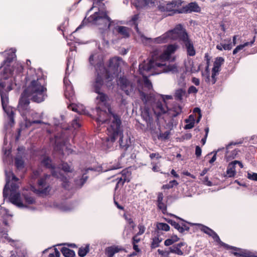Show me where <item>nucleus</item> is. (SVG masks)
Returning <instances> with one entry per match:
<instances>
[{"label": "nucleus", "mask_w": 257, "mask_h": 257, "mask_svg": "<svg viewBox=\"0 0 257 257\" xmlns=\"http://www.w3.org/2000/svg\"><path fill=\"white\" fill-rule=\"evenodd\" d=\"M107 131L106 141L107 142L113 143L116 140L119 139L120 147L123 149L124 151L127 150L130 146V142H128L127 140H126L125 142L123 141V128L120 115H113V119L111 120Z\"/></svg>", "instance_id": "f257e3e1"}, {"label": "nucleus", "mask_w": 257, "mask_h": 257, "mask_svg": "<svg viewBox=\"0 0 257 257\" xmlns=\"http://www.w3.org/2000/svg\"><path fill=\"white\" fill-rule=\"evenodd\" d=\"M2 54L5 57V59L2 63L1 67L5 65L7 67H4L3 73L0 74V90H5L8 92L12 89L13 85L11 77L12 71L9 66L13 61L15 54L12 51H5Z\"/></svg>", "instance_id": "f03ea898"}, {"label": "nucleus", "mask_w": 257, "mask_h": 257, "mask_svg": "<svg viewBox=\"0 0 257 257\" xmlns=\"http://www.w3.org/2000/svg\"><path fill=\"white\" fill-rule=\"evenodd\" d=\"M45 80L42 78H37L31 81L30 84L24 91L31 97V99L36 102H41L45 99L47 89L44 85Z\"/></svg>", "instance_id": "7ed1b4c3"}, {"label": "nucleus", "mask_w": 257, "mask_h": 257, "mask_svg": "<svg viewBox=\"0 0 257 257\" xmlns=\"http://www.w3.org/2000/svg\"><path fill=\"white\" fill-rule=\"evenodd\" d=\"M177 49V44L169 45L166 50L160 56L159 58L161 61V63L155 62L153 60H150L149 62L146 64L143 63L139 65V71L141 74H143L144 71L149 72L151 69L156 67H161L166 65L164 62L169 60L171 58V55L174 53Z\"/></svg>", "instance_id": "20e7f679"}, {"label": "nucleus", "mask_w": 257, "mask_h": 257, "mask_svg": "<svg viewBox=\"0 0 257 257\" xmlns=\"http://www.w3.org/2000/svg\"><path fill=\"white\" fill-rule=\"evenodd\" d=\"M112 76L109 71L103 65L100 64L96 69L95 76L91 82V88L95 93H99L105 83L112 80Z\"/></svg>", "instance_id": "39448f33"}, {"label": "nucleus", "mask_w": 257, "mask_h": 257, "mask_svg": "<svg viewBox=\"0 0 257 257\" xmlns=\"http://www.w3.org/2000/svg\"><path fill=\"white\" fill-rule=\"evenodd\" d=\"M178 42L185 49L188 55L194 56L196 51L193 43L185 27L182 24H178Z\"/></svg>", "instance_id": "423d86ee"}, {"label": "nucleus", "mask_w": 257, "mask_h": 257, "mask_svg": "<svg viewBox=\"0 0 257 257\" xmlns=\"http://www.w3.org/2000/svg\"><path fill=\"white\" fill-rule=\"evenodd\" d=\"M196 224L200 227V229L201 231H202L204 233L207 234L208 235L211 236L213 238L214 241L218 242V243L220 245L223 246L224 248H225L227 249H233L235 251L238 250L239 251L238 252L235 251V252H233V253L235 255H238V256H244V257H251V256H253L252 254V253L250 252L243 253L242 251H241L240 250V249L237 248L235 247L230 246V245H228L227 244L224 243L220 240L218 235L213 230H212L210 228H209L206 226H204L200 224Z\"/></svg>", "instance_id": "0eeeda50"}, {"label": "nucleus", "mask_w": 257, "mask_h": 257, "mask_svg": "<svg viewBox=\"0 0 257 257\" xmlns=\"http://www.w3.org/2000/svg\"><path fill=\"white\" fill-rule=\"evenodd\" d=\"M162 100H158L155 105L156 109L158 110L159 114L167 113V114L171 118L177 116V110L176 107L169 106L166 100L168 99H172V95H162Z\"/></svg>", "instance_id": "6e6552de"}, {"label": "nucleus", "mask_w": 257, "mask_h": 257, "mask_svg": "<svg viewBox=\"0 0 257 257\" xmlns=\"http://www.w3.org/2000/svg\"><path fill=\"white\" fill-rule=\"evenodd\" d=\"M50 177V175L45 174L39 178L37 182L38 188L34 189L33 192L39 195L45 196L48 195L52 189L51 185L48 182Z\"/></svg>", "instance_id": "1a4fd4ad"}, {"label": "nucleus", "mask_w": 257, "mask_h": 257, "mask_svg": "<svg viewBox=\"0 0 257 257\" xmlns=\"http://www.w3.org/2000/svg\"><path fill=\"white\" fill-rule=\"evenodd\" d=\"M30 97H31L30 95L23 91L19 101L17 109L21 115L24 117L27 116L30 112Z\"/></svg>", "instance_id": "9d476101"}, {"label": "nucleus", "mask_w": 257, "mask_h": 257, "mask_svg": "<svg viewBox=\"0 0 257 257\" xmlns=\"http://www.w3.org/2000/svg\"><path fill=\"white\" fill-rule=\"evenodd\" d=\"M177 39V27L168 31L162 36L155 39L154 42L157 44H162L170 42Z\"/></svg>", "instance_id": "9b49d317"}, {"label": "nucleus", "mask_w": 257, "mask_h": 257, "mask_svg": "<svg viewBox=\"0 0 257 257\" xmlns=\"http://www.w3.org/2000/svg\"><path fill=\"white\" fill-rule=\"evenodd\" d=\"M0 94L1 97L2 104L3 106V108L4 111L9 115V118L10 121L12 123L14 122V112L13 111H11L9 112V111L8 110V104L9 102V97L8 92L6 91L4 92L3 90H0Z\"/></svg>", "instance_id": "f8f14e48"}, {"label": "nucleus", "mask_w": 257, "mask_h": 257, "mask_svg": "<svg viewBox=\"0 0 257 257\" xmlns=\"http://www.w3.org/2000/svg\"><path fill=\"white\" fill-rule=\"evenodd\" d=\"M119 85L120 89L127 95H129L134 91V86L124 77H120L118 80Z\"/></svg>", "instance_id": "ddd939ff"}, {"label": "nucleus", "mask_w": 257, "mask_h": 257, "mask_svg": "<svg viewBox=\"0 0 257 257\" xmlns=\"http://www.w3.org/2000/svg\"><path fill=\"white\" fill-rule=\"evenodd\" d=\"M96 93L98 94V95L96 97V100H99V102L102 103L105 108L107 109L108 112L112 116L111 120L113 119V115H119L112 111L110 104L108 102L109 97L106 94L102 92L101 91H99V93Z\"/></svg>", "instance_id": "4468645a"}, {"label": "nucleus", "mask_w": 257, "mask_h": 257, "mask_svg": "<svg viewBox=\"0 0 257 257\" xmlns=\"http://www.w3.org/2000/svg\"><path fill=\"white\" fill-rule=\"evenodd\" d=\"M177 5V1H174L172 2L166 3H160L158 6L159 10L161 12H166L168 13V16H172L176 13L177 10L175 7Z\"/></svg>", "instance_id": "2eb2a0df"}, {"label": "nucleus", "mask_w": 257, "mask_h": 257, "mask_svg": "<svg viewBox=\"0 0 257 257\" xmlns=\"http://www.w3.org/2000/svg\"><path fill=\"white\" fill-rule=\"evenodd\" d=\"M201 8L196 2L190 3L182 8L178 7V13H190L192 12H199Z\"/></svg>", "instance_id": "dca6fc26"}, {"label": "nucleus", "mask_w": 257, "mask_h": 257, "mask_svg": "<svg viewBox=\"0 0 257 257\" xmlns=\"http://www.w3.org/2000/svg\"><path fill=\"white\" fill-rule=\"evenodd\" d=\"M89 19L90 21L95 23L99 20L106 21L108 23V27H109L110 25L111 19L105 12H95L90 16Z\"/></svg>", "instance_id": "f3484780"}, {"label": "nucleus", "mask_w": 257, "mask_h": 257, "mask_svg": "<svg viewBox=\"0 0 257 257\" xmlns=\"http://www.w3.org/2000/svg\"><path fill=\"white\" fill-rule=\"evenodd\" d=\"M19 179L17 177L13 172H9L6 173V184L3 190V196L7 197L9 189V184L11 182H18Z\"/></svg>", "instance_id": "a211bd4d"}, {"label": "nucleus", "mask_w": 257, "mask_h": 257, "mask_svg": "<svg viewBox=\"0 0 257 257\" xmlns=\"http://www.w3.org/2000/svg\"><path fill=\"white\" fill-rule=\"evenodd\" d=\"M112 33L115 35H120L122 38H127L130 35V29L125 26H116L112 30Z\"/></svg>", "instance_id": "6ab92c4d"}, {"label": "nucleus", "mask_w": 257, "mask_h": 257, "mask_svg": "<svg viewBox=\"0 0 257 257\" xmlns=\"http://www.w3.org/2000/svg\"><path fill=\"white\" fill-rule=\"evenodd\" d=\"M156 205L158 209L161 210L163 214H165L166 213L167 204L166 201L164 200V195L162 192H159L157 194Z\"/></svg>", "instance_id": "aec40b11"}, {"label": "nucleus", "mask_w": 257, "mask_h": 257, "mask_svg": "<svg viewBox=\"0 0 257 257\" xmlns=\"http://www.w3.org/2000/svg\"><path fill=\"white\" fill-rule=\"evenodd\" d=\"M131 173L128 171H123L121 177H117L116 178L117 183L116 184L115 188L119 187H122L125 182H130V181Z\"/></svg>", "instance_id": "412c9836"}, {"label": "nucleus", "mask_w": 257, "mask_h": 257, "mask_svg": "<svg viewBox=\"0 0 257 257\" xmlns=\"http://www.w3.org/2000/svg\"><path fill=\"white\" fill-rule=\"evenodd\" d=\"M124 250V249L121 246L112 245L105 248V253L108 257H113L115 253Z\"/></svg>", "instance_id": "4be33fe9"}, {"label": "nucleus", "mask_w": 257, "mask_h": 257, "mask_svg": "<svg viewBox=\"0 0 257 257\" xmlns=\"http://www.w3.org/2000/svg\"><path fill=\"white\" fill-rule=\"evenodd\" d=\"M20 197V193L18 192L14 194H11L10 199L11 202L14 204L17 205L19 207H23L24 206V205L21 201Z\"/></svg>", "instance_id": "5701e85b"}, {"label": "nucleus", "mask_w": 257, "mask_h": 257, "mask_svg": "<svg viewBox=\"0 0 257 257\" xmlns=\"http://www.w3.org/2000/svg\"><path fill=\"white\" fill-rule=\"evenodd\" d=\"M139 91L140 98L144 104L154 100L155 96L153 94H148L140 90Z\"/></svg>", "instance_id": "b1692460"}, {"label": "nucleus", "mask_w": 257, "mask_h": 257, "mask_svg": "<svg viewBox=\"0 0 257 257\" xmlns=\"http://www.w3.org/2000/svg\"><path fill=\"white\" fill-rule=\"evenodd\" d=\"M96 111L97 113V121L102 123L106 122L107 112L105 110H102L99 107H96Z\"/></svg>", "instance_id": "393cba45"}, {"label": "nucleus", "mask_w": 257, "mask_h": 257, "mask_svg": "<svg viewBox=\"0 0 257 257\" xmlns=\"http://www.w3.org/2000/svg\"><path fill=\"white\" fill-rule=\"evenodd\" d=\"M178 231L181 233H184L185 231H188L189 227L188 223L181 218L178 217Z\"/></svg>", "instance_id": "a878e982"}, {"label": "nucleus", "mask_w": 257, "mask_h": 257, "mask_svg": "<svg viewBox=\"0 0 257 257\" xmlns=\"http://www.w3.org/2000/svg\"><path fill=\"white\" fill-rule=\"evenodd\" d=\"M170 230L169 225L166 223L158 222L156 224V228L154 231L155 233H157L159 232V234L161 235L162 234V231H169Z\"/></svg>", "instance_id": "bb28decb"}, {"label": "nucleus", "mask_w": 257, "mask_h": 257, "mask_svg": "<svg viewBox=\"0 0 257 257\" xmlns=\"http://www.w3.org/2000/svg\"><path fill=\"white\" fill-rule=\"evenodd\" d=\"M41 164L46 168L55 169V165L52 163V161L49 157L45 156L41 161Z\"/></svg>", "instance_id": "cd10ccee"}, {"label": "nucleus", "mask_w": 257, "mask_h": 257, "mask_svg": "<svg viewBox=\"0 0 257 257\" xmlns=\"http://www.w3.org/2000/svg\"><path fill=\"white\" fill-rule=\"evenodd\" d=\"M155 236L153 238L151 244V248L152 249L155 248L158 246H159L160 243L163 240V238H162L160 236V234H159V232H158L157 233H155Z\"/></svg>", "instance_id": "c85d7f7f"}, {"label": "nucleus", "mask_w": 257, "mask_h": 257, "mask_svg": "<svg viewBox=\"0 0 257 257\" xmlns=\"http://www.w3.org/2000/svg\"><path fill=\"white\" fill-rule=\"evenodd\" d=\"M232 146V144H229L226 147V157L228 159H234L237 155L238 154V151L234 149L232 151H230L231 147Z\"/></svg>", "instance_id": "c756f323"}, {"label": "nucleus", "mask_w": 257, "mask_h": 257, "mask_svg": "<svg viewBox=\"0 0 257 257\" xmlns=\"http://www.w3.org/2000/svg\"><path fill=\"white\" fill-rule=\"evenodd\" d=\"M226 174L229 177H232L236 174L235 165L232 162L230 163L227 168Z\"/></svg>", "instance_id": "7c9ffc66"}, {"label": "nucleus", "mask_w": 257, "mask_h": 257, "mask_svg": "<svg viewBox=\"0 0 257 257\" xmlns=\"http://www.w3.org/2000/svg\"><path fill=\"white\" fill-rule=\"evenodd\" d=\"M187 245L183 242L178 243V255H183L187 254L189 250L187 249Z\"/></svg>", "instance_id": "2f4dec72"}, {"label": "nucleus", "mask_w": 257, "mask_h": 257, "mask_svg": "<svg viewBox=\"0 0 257 257\" xmlns=\"http://www.w3.org/2000/svg\"><path fill=\"white\" fill-rule=\"evenodd\" d=\"M141 116L147 124L151 123L153 120L152 117L150 114L149 110L148 108H144V110L142 112Z\"/></svg>", "instance_id": "473e14b6"}, {"label": "nucleus", "mask_w": 257, "mask_h": 257, "mask_svg": "<svg viewBox=\"0 0 257 257\" xmlns=\"http://www.w3.org/2000/svg\"><path fill=\"white\" fill-rule=\"evenodd\" d=\"M139 18V15L136 14L134 15L131 21H130L131 23V25L132 27H134V29L136 31L137 33L139 34L140 33V30L138 27V20Z\"/></svg>", "instance_id": "72a5a7b5"}, {"label": "nucleus", "mask_w": 257, "mask_h": 257, "mask_svg": "<svg viewBox=\"0 0 257 257\" xmlns=\"http://www.w3.org/2000/svg\"><path fill=\"white\" fill-rule=\"evenodd\" d=\"M255 37L254 36L253 38V40L249 42H246L243 44L237 46L233 51V54H236L237 53H238L240 50H242L245 47L248 46H251L255 41Z\"/></svg>", "instance_id": "f704fd0d"}, {"label": "nucleus", "mask_w": 257, "mask_h": 257, "mask_svg": "<svg viewBox=\"0 0 257 257\" xmlns=\"http://www.w3.org/2000/svg\"><path fill=\"white\" fill-rule=\"evenodd\" d=\"M61 251L65 257H75V253L74 250L68 247H63L61 249Z\"/></svg>", "instance_id": "c9c22d12"}, {"label": "nucleus", "mask_w": 257, "mask_h": 257, "mask_svg": "<svg viewBox=\"0 0 257 257\" xmlns=\"http://www.w3.org/2000/svg\"><path fill=\"white\" fill-rule=\"evenodd\" d=\"M121 59L119 57H114L109 61V67L114 69H117L119 66V61Z\"/></svg>", "instance_id": "e433bc0d"}, {"label": "nucleus", "mask_w": 257, "mask_h": 257, "mask_svg": "<svg viewBox=\"0 0 257 257\" xmlns=\"http://www.w3.org/2000/svg\"><path fill=\"white\" fill-rule=\"evenodd\" d=\"M123 217L130 225V228L133 230L136 227V224L130 214H124Z\"/></svg>", "instance_id": "4c0bfd02"}, {"label": "nucleus", "mask_w": 257, "mask_h": 257, "mask_svg": "<svg viewBox=\"0 0 257 257\" xmlns=\"http://www.w3.org/2000/svg\"><path fill=\"white\" fill-rule=\"evenodd\" d=\"M187 97V94L186 92V90L184 88H181L178 89V101L181 102L184 101V99Z\"/></svg>", "instance_id": "58836bf2"}, {"label": "nucleus", "mask_w": 257, "mask_h": 257, "mask_svg": "<svg viewBox=\"0 0 257 257\" xmlns=\"http://www.w3.org/2000/svg\"><path fill=\"white\" fill-rule=\"evenodd\" d=\"M88 178V176H86L85 174H84L81 178L75 180V185L80 188L82 187L87 180Z\"/></svg>", "instance_id": "ea45409f"}, {"label": "nucleus", "mask_w": 257, "mask_h": 257, "mask_svg": "<svg viewBox=\"0 0 257 257\" xmlns=\"http://www.w3.org/2000/svg\"><path fill=\"white\" fill-rule=\"evenodd\" d=\"M177 186V181L175 180H173L170 181L169 183L167 184L163 185L162 187V189L164 190H173V188L174 186Z\"/></svg>", "instance_id": "a19ab883"}, {"label": "nucleus", "mask_w": 257, "mask_h": 257, "mask_svg": "<svg viewBox=\"0 0 257 257\" xmlns=\"http://www.w3.org/2000/svg\"><path fill=\"white\" fill-rule=\"evenodd\" d=\"M15 164L18 169H22L24 168V161L22 157H16L15 159Z\"/></svg>", "instance_id": "79ce46f5"}, {"label": "nucleus", "mask_w": 257, "mask_h": 257, "mask_svg": "<svg viewBox=\"0 0 257 257\" xmlns=\"http://www.w3.org/2000/svg\"><path fill=\"white\" fill-rule=\"evenodd\" d=\"M89 251V245H87L84 247H80L78 249V254L80 257H84Z\"/></svg>", "instance_id": "37998d69"}, {"label": "nucleus", "mask_w": 257, "mask_h": 257, "mask_svg": "<svg viewBox=\"0 0 257 257\" xmlns=\"http://www.w3.org/2000/svg\"><path fill=\"white\" fill-rule=\"evenodd\" d=\"M157 0H138L139 5L141 6H146L149 5H155Z\"/></svg>", "instance_id": "c03bdc74"}, {"label": "nucleus", "mask_w": 257, "mask_h": 257, "mask_svg": "<svg viewBox=\"0 0 257 257\" xmlns=\"http://www.w3.org/2000/svg\"><path fill=\"white\" fill-rule=\"evenodd\" d=\"M24 199L25 202L29 205L33 204L35 202V198L31 196L25 195Z\"/></svg>", "instance_id": "a18cd8bd"}, {"label": "nucleus", "mask_w": 257, "mask_h": 257, "mask_svg": "<svg viewBox=\"0 0 257 257\" xmlns=\"http://www.w3.org/2000/svg\"><path fill=\"white\" fill-rule=\"evenodd\" d=\"M68 108L70 109H71L72 110H73V111L78 112V113L81 114L83 113V112H82L83 110H82V111L79 110V107L78 105L72 104H70L68 106Z\"/></svg>", "instance_id": "49530a36"}, {"label": "nucleus", "mask_w": 257, "mask_h": 257, "mask_svg": "<svg viewBox=\"0 0 257 257\" xmlns=\"http://www.w3.org/2000/svg\"><path fill=\"white\" fill-rule=\"evenodd\" d=\"M62 169L65 172H72L73 170L67 163H63L62 164Z\"/></svg>", "instance_id": "de8ad7c7"}, {"label": "nucleus", "mask_w": 257, "mask_h": 257, "mask_svg": "<svg viewBox=\"0 0 257 257\" xmlns=\"http://www.w3.org/2000/svg\"><path fill=\"white\" fill-rule=\"evenodd\" d=\"M224 61V59L222 57H217L214 63V65L220 67L221 65L223 63Z\"/></svg>", "instance_id": "09e8293b"}, {"label": "nucleus", "mask_w": 257, "mask_h": 257, "mask_svg": "<svg viewBox=\"0 0 257 257\" xmlns=\"http://www.w3.org/2000/svg\"><path fill=\"white\" fill-rule=\"evenodd\" d=\"M11 188H9V190L12 192L16 191L19 187L18 182H12L11 185Z\"/></svg>", "instance_id": "8fccbe9b"}, {"label": "nucleus", "mask_w": 257, "mask_h": 257, "mask_svg": "<svg viewBox=\"0 0 257 257\" xmlns=\"http://www.w3.org/2000/svg\"><path fill=\"white\" fill-rule=\"evenodd\" d=\"M138 227L139 228V232L137 233V235H142L143 234L145 231V230H146V227H145V226L142 224V223H140L138 226Z\"/></svg>", "instance_id": "3c124183"}, {"label": "nucleus", "mask_w": 257, "mask_h": 257, "mask_svg": "<svg viewBox=\"0 0 257 257\" xmlns=\"http://www.w3.org/2000/svg\"><path fill=\"white\" fill-rule=\"evenodd\" d=\"M176 238H169L166 239L164 242V244L166 246H169L173 244L175 241H177V236H175Z\"/></svg>", "instance_id": "603ef678"}, {"label": "nucleus", "mask_w": 257, "mask_h": 257, "mask_svg": "<svg viewBox=\"0 0 257 257\" xmlns=\"http://www.w3.org/2000/svg\"><path fill=\"white\" fill-rule=\"evenodd\" d=\"M217 75V74L215 73H212L211 79H210L209 76H208L206 80V81L211 82L212 84H214L216 81V76Z\"/></svg>", "instance_id": "864d4df0"}, {"label": "nucleus", "mask_w": 257, "mask_h": 257, "mask_svg": "<svg viewBox=\"0 0 257 257\" xmlns=\"http://www.w3.org/2000/svg\"><path fill=\"white\" fill-rule=\"evenodd\" d=\"M247 178L250 180L257 181V173L251 172L248 173Z\"/></svg>", "instance_id": "5fc2aeb1"}, {"label": "nucleus", "mask_w": 257, "mask_h": 257, "mask_svg": "<svg viewBox=\"0 0 257 257\" xmlns=\"http://www.w3.org/2000/svg\"><path fill=\"white\" fill-rule=\"evenodd\" d=\"M72 125L73 127H74L75 128H79L81 126L78 118H76L72 121Z\"/></svg>", "instance_id": "6e6d98bb"}, {"label": "nucleus", "mask_w": 257, "mask_h": 257, "mask_svg": "<svg viewBox=\"0 0 257 257\" xmlns=\"http://www.w3.org/2000/svg\"><path fill=\"white\" fill-rule=\"evenodd\" d=\"M144 85L145 87H147L148 89H151L152 88L153 86L150 80L146 79L144 81Z\"/></svg>", "instance_id": "4d7b16f0"}, {"label": "nucleus", "mask_w": 257, "mask_h": 257, "mask_svg": "<svg viewBox=\"0 0 257 257\" xmlns=\"http://www.w3.org/2000/svg\"><path fill=\"white\" fill-rule=\"evenodd\" d=\"M198 92V89L194 86H191L188 90V93H196Z\"/></svg>", "instance_id": "13d9d810"}, {"label": "nucleus", "mask_w": 257, "mask_h": 257, "mask_svg": "<svg viewBox=\"0 0 257 257\" xmlns=\"http://www.w3.org/2000/svg\"><path fill=\"white\" fill-rule=\"evenodd\" d=\"M139 235H137V234H136L133 236L132 238V244H137L140 241V238L138 237Z\"/></svg>", "instance_id": "bf43d9fd"}, {"label": "nucleus", "mask_w": 257, "mask_h": 257, "mask_svg": "<svg viewBox=\"0 0 257 257\" xmlns=\"http://www.w3.org/2000/svg\"><path fill=\"white\" fill-rule=\"evenodd\" d=\"M10 257H26L25 255L23 253L17 252L16 253L12 252Z\"/></svg>", "instance_id": "052dcab7"}, {"label": "nucleus", "mask_w": 257, "mask_h": 257, "mask_svg": "<svg viewBox=\"0 0 257 257\" xmlns=\"http://www.w3.org/2000/svg\"><path fill=\"white\" fill-rule=\"evenodd\" d=\"M150 158L152 160L156 158V159H159L161 158V156L160 155V154L158 153H152L150 155Z\"/></svg>", "instance_id": "680f3d73"}, {"label": "nucleus", "mask_w": 257, "mask_h": 257, "mask_svg": "<svg viewBox=\"0 0 257 257\" xmlns=\"http://www.w3.org/2000/svg\"><path fill=\"white\" fill-rule=\"evenodd\" d=\"M201 152L202 151L201 148L199 146H196L195 149V155L196 156L200 157L201 155Z\"/></svg>", "instance_id": "e2e57ef3"}, {"label": "nucleus", "mask_w": 257, "mask_h": 257, "mask_svg": "<svg viewBox=\"0 0 257 257\" xmlns=\"http://www.w3.org/2000/svg\"><path fill=\"white\" fill-rule=\"evenodd\" d=\"M223 49L225 50H229L232 47V46L231 43H229V44H223Z\"/></svg>", "instance_id": "0e129e2a"}, {"label": "nucleus", "mask_w": 257, "mask_h": 257, "mask_svg": "<svg viewBox=\"0 0 257 257\" xmlns=\"http://www.w3.org/2000/svg\"><path fill=\"white\" fill-rule=\"evenodd\" d=\"M187 124H186L184 126V128L185 129H191L193 128L194 126V122H187Z\"/></svg>", "instance_id": "69168bd1"}, {"label": "nucleus", "mask_w": 257, "mask_h": 257, "mask_svg": "<svg viewBox=\"0 0 257 257\" xmlns=\"http://www.w3.org/2000/svg\"><path fill=\"white\" fill-rule=\"evenodd\" d=\"M192 82L196 86H198L200 84L199 79L196 77L192 78Z\"/></svg>", "instance_id": "338daca9"}, {"label": "nucleus", "mask_w": 257, "mask_h": 257, "mask_svg": "<svg viewBox=\"0 0 257 257\" xmlns=\"http://www.w3.org/2000/svg\"><path fill=\"white\" fill-rule=\"evenodd\" d=\"M219 71H220V67L214 65L213 68L212 69V73H215V74H217Z\"/></svg>", "instance_id": "774afa93"}]
</instances>
